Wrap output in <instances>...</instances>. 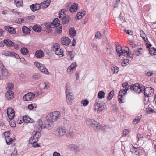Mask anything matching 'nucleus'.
Listing matches in <instances>:
<instances>
[{"label": "nucleus", "mask_w": 156, "mask_h": 156, "mask_svg": "<svg viewBox=\"0 0 156 156\" xmlns=\"http://www.w3.org/2000/svg\"><path fill=\"white\" fill-rule=\"evenodd\" d=\"M142 92L144 91V94L145 98V100H149V97L152 96L153 95L154 89L151 87H147L145 88L144 86H141Z\"/></svg>", "instance_id": "nucleus-1"}, {"label": "nucleus", "mask_w": 156, "mask_h": 156, "mask_svg": "<svg viewBox=\"0 0 156 156\" xmlns=\"http://www.w3.org/2000/svg\"><path fill=\"white\" fill-rule=\"evenodd\" d=\"M51 49V51H55V54L59 56L60 57L63 56V50L62 48H59V45L58 43L54 44Z\"/></svg>", "instance_id": "nucleus-2"}, {"label": "nucleus", "mask_w": 156, "mask_h": 156, "mask_svg": "<svg viewBox=\"0 0 156 156\" xmlns=\"http://www.w3.org/2000/svg\"><path fill=\"white\" fill-rule=\"evenodd\" d=\"M34 64L41 72L46 74H49V72L46 68L44 64L38 62H35Z\"/></svg>", "instance_id": "nucleus-3"}, {"label": "nucleus", "mask_w": 156, "mask_h": 156, "mask_svg": "<svg viewBox=\"0 0 156 156\" xmlns=\"http://www.w3.org/2000/svg\"><path fill=\"white\" fill-rule=\"evenodd\" d=\"M59 18L62 20V23L63 24H68L71 20V18L69 15H66L64 14H60L59 15Z\"/></svg>", "instance_id": "nucleus-4"}, {"label": "nucleus", "mask_w": 156, "mask_h": 156, "mask_svg": "<svg viewBox=\"0 0 156 156\" xmlns=\"http://www.w3.org/2000/svg\"><path fill=\"white\" fill-rule=\"evenodd\" d=\"M2 71V75L0 76V80H2L8 78L10 76V73L8 72L7 70L4 67H0Z\"/></svg>", "instance_id": "nucleus-5"}, {"label": "nucleus", "mask_w": 156, "mask_h": 156, "mask_svg": "<svg viewBox=\"0 0 156 156\" xmlns=\"http://www.w3.org/2000/svg\"><path fill=\"white\" fill-rule=\"evenodd\" d=\"M87 125L89 127H92L94 130L95 126H97L98 122L93 119L87 118L86 119Z\"/></svg>", "instance_id": "nucleus-6"}, {"label": "nucleus", "mask_w": 156, "mask_h": 156, "mask_svg": "<svg viewBox=\"0 0 156 156\" xmlns=\"http://www.w3.org/2000/svg\"><path fill=\"white\" fill-rule=\"evenodd\" d=\"M131 91L139 94L142 92L141 86H140L138 83H136L132 85Z\"/></svg>", "instance_id": "nucleus-7"}, {"label": "nucleus", "mask_w": 156, "mask_h": 156, "mask_svg": "<svg viewBox=\"0 0 156 156\" xmlns=\"http://www.w3.org/2000/svg\"><path fill=\"white\" fill-rule=\"evenodd\" d=\"M35 96V94L33 93H28L24 95L23 97L24 101H29L33 99Z\"/></svg>", "instance_id": "nucleus-8"}, {"label": "nucleus", "mask_w": 156, "mask_h": 156, "mask_svg": "<svg viewBox=\"0 0 156 156\" xmlns=\"http://www.w3.org/2000/svg\"><path fill=\"white\" fill-rule=\"evenodd\" d=\"M73 94L69 92V94H66V101L69 105H71L74 101V97Z\"/></svg>", "instance_id": "nucleus-9"}, {"label": "nucleus", "mask_w": 156, "mask_h": 156, "mask_svg": "<svg viewBox=\"0 0 156 156\" xmlns=\"http://www.w3.org/2000/svg\"><path fill=\"white\" fill-rule=\"evenodd\" d=\"M66 7L68 9V8H69V11L71 13H73L76 12L77 10L78 4L76 3H74L70 7H69V5L68 6H66Z\"/></svg>", "instance_id": "nucleus-10"}, {"label": "nucleus", "mask_w": 156, "mask_h": 156, "mask_svg": "<svg viewBox=\"0 0 156 156\" xmlns=\"http://www.w3.org/2000/svg\"><path fill=\"white\" fill-rule=\"evenodd\" d=\"M46 119L48 122H53L57 119L55 117L54 115L52 116V115L50 113L47 115Z\"/></svg>", "instance_id": "nucleus-11"}, {"label": "nucleus", "mask_w": 156, "mask_h": 156, "mask_svg": "<svg viewBox=\"0 0 156 156\" xmlns=\"http://www.w3.org/2000/svg\"><path fill=\"white\" fill-rule=\"evenodd\" d=\"M71 42V40L68 37H63L61 39V43L63 45H68Z\"/></svg>", "instance_id": "nucleus-12"}, {"label": "nucleus", "mask_w": 156, "mask_h": 156, "mask_svg": "<svg viewBox=\"0 0 156 156\" xmlns=\"http://www.w3.org/2000/svg\"><path fill=\"white\" fill-rule=\"evenodd\" d=\"M50 2V0H47L41 2L39 4L41 5L40 9H43L47 8L49 6Z\"/></svg>", "instance_id": "nucleus-13"}, {"label": "nucleus", "mask_w": 156, "mask_h": 156, "mask_svg": "<svg viewBox=\"0 0 156 156\" xmlns=\"http://www.w3.org/2000/svg\"><path fill=\"white\" fill-rule=\"evenodd\" d=\"M5 96L8 100H11L14 97V93L12 90H9L7 91L5 93Z\"/></svg>", "instance_id": "nucleus-14"}, {"label": "nucleus", "mask_w": 156, "mask_h": 156, "mask_svg": "<svg viewBox=\"0 0 156 156\" xmlns=\"http://www.w3.org/2000/svg\"><path fill=\"white\" fill-rule=\"evenodd\" d=\"M30 8L33 12H35L40 9L41 5L37 3L33 4L30 5Z\"/></svg>", "instance_id": "nucleus-15"}, {"label": "nucleus", "mask_w": 156, "mask_h": 156, "mask_svg": "<svg viewBox=\"0 0 156 156\" xmlns=\"http://www.w3.org/2000/svg\"><path fill=\"white\" fill-rule=\"evenodd\" d=\"M97 126H95V128L94 131L96 132H98L100 130H101L103 131H104L105 130V126H103L102 125H100V124L98 122Z\"/></svg>", "instance_id": "nucleus-16"}, {"label": "nucleus", "mask_w": 156, "mask_h": 156, "mask_svg": "<svg viewBox=\"0 0 156 156\" xmlns=\"http://www.w3.org/2000/svg\"><path fill=\"white\" fill-rule=\"evenodd\" d=\"M3 42L9 47H12L14 45V43L9 39H4Z\"/></svg>", "instance_id": "nucleus-17"}, {"label": "nucleus", "mask_w": 156, "mask_h": 156, "mask_svg": "<svg viewBox=\"0 0 156 156\" xmlns=\"http://www.w3.org/2000/svg\"><path fill=\"white\" fill-rule=\"evenodd\" d=\"M44 123L45 126H44V128H47L48 130L51 129L53 126V122H48L46 119Z\"/></svg>", "instance_id": "nucleus-18"}, {"label": "nucleus", "mask_w": 156, "mask_h": 156, "mask_svg": "<svg viewBox=\"0 0 156 156\" xmlns=\"http://www.w3.org/2000/svg\"><path fill=\"white\" fill-rule=\"evenodd\" d=\"M36 124L37 125V128L38 129H36L37 130H40V131H41V129L42 128H44L43 122L41 119H38L36 122Z\"/></svg>", "instance_id": "nucleus-19"}, {"label": "nucleus", "mask_w": 156, "mask_h": 156, "mask_svg": "<svg viewBox=\"0 0 156 156\" xmlns=\"http://www.w3.org/2000/svg\"><path fill=\"white\" fill-rule=\"evenodd\" d=\"M33 30L36 32H40L42 30V27L39 25L35 24L32 27Z\"/></svg>", "instance_id": "nucleus-20"}, {"label": "nucleus", "mask_w": 156, "mask_h": 156, "mask_svg": "<svg viewBox=\"0 0 156 156\" xmlns=\"http://www.w3.org/2000/svg\"><path fill=\"white\" fill-rule=\"evenodd\" d=\"M4 28L10 34H15L16 33V31L15 30V29L12 27L9 26H5Z\"/></svg>", "instance_id": "nucleus-21"}, {"label": "nucleus", "mask_w": 156, "mask_h": 156, "mask_svg": "<svg viewBox=\"0 0 156 156\" xmlns=\"http://www.w3.org/2000/svg\"><path fill=\"white\" fill-rule=\"evenodd\" d=\"M35 55L37 58H41L44 56L43 51L41 50H37L35 52Z\"/></svg>", "instance_id": "nucleus-22"}, {"label": "nucleus", "mask_w": 156, "mask_h": 156, "mask_svg": "<svg viewBox=\"0 0 156 156\" xmlns=\"http://www.w3.org/2000/svg\"><path fill=\"white\" fill-rule=\"evenodd\" d=\"M7 113L8 115L9 114L12 115V116L10 117L11 119H13L15 116V111L14 110L11 108H8L7 110Z\"/></svg>", "instance_id": "nucleus-23"}, {"label": "nucleus", "mask_w": 156, "mask_h": 156, "mask_svg": "<svg viewBox=\"0 0 156 156\" xmlns=\"http://www.w3.org/2000/svg\"><path fill=\"white\" fill-rule=\"evenodd\" d=\"M85 14V12L84 11L79 12L76 15L75 19L77 20H80L82 18Z\"/></svg>", "instance_id": "nucleus-24"}, {"label": "nucleus", "mask_w": 156, "mask_h": 156, "mask_svg": "<svg viewBox=\"0 0 156 156\" xmlns=\"http://www.w3.org/2000/svg\"><path fill=\"white\" fill-rule=\"evenodd\" d=\"M77 66L76 63V62L73 63L68 68L67 71L70 72L73 71V69L76 68Z\"/></svg>", "instance_id": "nucleus-25"}, {"label": "nucleus", "mask_w": 156, "mask_h": 156, "mask_svg": "<svg viewBox=\"0 0 156 156\" xmlns=\"http://www.w3.org/2000/svg\"><path fill=\"white\" fill-rule=\"evenodd\" d=\"M22 30L23 32L25 34H28L30 33V30L28 27L26 26H23L22 28Z\"/></svg>", "instance_id": "nucleus-26"}, {"label": "nucleus", "mask_w": 156, "mask_h": 156, "mask_svg": "<svg viewBox=\"0 0 156 156\" xmlns=\"http://www.w3.org/2000/svg\"><path fill=\"white\" fill-rule=\"evenodd\" d=\"M54 28H55V31L58 34H60L62 32V25L61 24L59 23V25L55 26Z\"/></svg>", "instance_id": "nucleus-27"}, {"label": "nucleus", "mask_w": 156, "mask_h": 156, "mask_svg": "<svg viewBox=\"0 0 156 156\" xmlns=\"http://www.w3.org/2000/svg\"><path fill=\"white\" fill-rule=\"evenodd\" d=\"M38 141V140L37 139H36L35 137H34L33 136L29 138V144H34L35 143L37 142Z\"/></svg>", "instance_id": "nucleus-28"}, {"label": "nucleus", "mask_w": 156, "mask_h": 156, "mask_svg": "<svg viewBox=\"0 0 156 156\" xmlns=\"http://www.w3.org/2000/svg\"><path fill=\"white\" fill-rule=\"evenodd\" d=\"M120 54H121V55H122L127 57H131L130 56L129 51H127L124 49H123V51H122V52H121Z\"/></svg>", "instance_id": "nucleus-29"}, {"label": "nucleus", "mask_w": 156, "mask_h": 156, "mask_svg": "<svg viewBox=\"0 0 156 156\" xmlns=\"http://www.w3.org/2000/svg\"><path fill=\"white\" fill-rule=\"evenodd\" d=\"M59 23H60V21L57 18L55 19L51 23V24L52 25L53 27L57 26V25H59Z\"/></svg>", "instance_id": "nucleus-30"}, {"label": "nucleus", "mask_w": 156, "mask_h": 156, "mask_svg": "<svg viewBox=\"0 0 156 156\" xmlns=\"http://www.w3.org/2000/svg\"><path fill=\"white\" fill-rule=\"evenodd\" d=\"M105 107L106 105H105V103L102 104L101 105H100L98 106H97L98 111L99 112L102 111L105 108Z\"/></svg>", "instance_id": "nucleus-31"}, {"label": "nucleus", "mask_w": 156, "mask_h": 156, "mask_svg": "<svg viewBox=\"0 0 156 156\" xmlns=\"http://www.w3.org/2000/svg\"><path fill=\"white\" fill-rule=\"evenodd\" d=\"M69 148L72 151H75L76 152L79 151L78 150V147L77 146L74 144H72L70 145Z\"/></svg>", "instance_id": "nucleus-32"}, {"label": "nucleus", "mask_w": 156, "mask_h": 156, "mask_svg": "<svg viewBox=\"0 0 156 156\" xmlns=\"http://www.w3.org/2000/svg\"><path fill=\"white\" fill-rule=\"evenodd\" d=\"M123 50L122 49L121 45H118V46H116V51L118 53V55L119 57H120L121 56L120 52Z\"/></svg>", "instance_id": "nucleus-33"}, {"label": "nucleus", "mask_w": 156, "mask_h": 156, "mask_svg": "<svg viewBox=\"0 0 156 156\" xmlns=\"http://www.w3.org/2000/svg\"><path fill=\"white\" fill-rule=\"evenodd\" d=\"M52 115V116H54L55 118L58 119V118L61 116L60 112L58 111H55L50 113Z\"/></svg>", "instance_id": "nucleus-34"}, {"label": "nucleus", "mask_w": 156, "mask_h": 156, "mask_svg": "<svg viewBox=\"0 0 156 156\" xmlns=\"http://www.w3.org/2000/svg\"><path fill=\"white\" fill-rule=\"evenodd\" d=\"M149 51L151 55H156V49L154 47H152L150 48Z\"/></svg>", "instance_id": "nucleus-35"}, {"label": "nucleus", "mask_w": 156, "mask_h": 156, "mask_svg": "<svg viewBox=\"0 0 156 156\" xmlns=\"http://www.w3.org/2000/svg\"><path fill=\"white\" fill-rule=\"evenodd\" d=\"M58 132L59 136H62L64 135L66 132L65 127H62L61 129H60Z\"/></svg>", "instance_id": "nucleus-36"}, {"label": "nucleus", "mask_w": 156, "mask_h": 156, "mask_svg": "<svg viewBox=\"0 0 156 156\" xmlns=\"http://www.w3.org/2000/svg\"><path fill=\"white\" fill-rule=\"evenodd\" d=\"M114 94V91L112 90L108 94L107 97V99L108 100L110 101L113 97Z\"/></svg>", "instance_id": "nucleus-37"}, {"label": "nucleus", "mask_w": 156, "mask_h": 156, "mask_svg": "<svg viewBox=\"0 0 156 156\" xmlns=\"http://www.w3.org/2000/svg\"><path fill=\"white\" fill-rule=\"evenodd\" d=\"M30 118L27 115H25L23 117V121L26 123H30Z\"/></svg>", "instance_id": "nucleus-38"}, {"label": "nucleus", "mask_w": 156, "mask_h": 156, "mask_svg": "<svg viewBox=\"0 0 156 156\" xmlns=\"http://www.w3.org/2000/svg\"><path fill=\"white\" fill-rule=\"evenodd\" d=\"M14 3L16 6L20 7L23 4V1L22 0H15Z\"/></svg>", "instance_id": "nucleus-39"}, {"label": "nucleus", "mask_w": 156, "mask_h": 156, "mask_svg": "<svg viewBox=\"0 0 156 156\" xmlns=\"http://www.w3.org/2000/svg\"><path fill=\"white\" fill-rule=\"evenodd\" d=\"M69 34L73 36L76 35V31L75 29L73 27H72L69 30Z\"/></svg>", "instance_id": "nucleus-40"}, {"label": "nucleus", "mask_w": 156, "mask_h": 156, "mask_svg": "<svg viewBox=\"0 0 156 156\" xmlns=\"http://www.w3.org/2000/svg\"><path fill=\"white\" fill-rule=\"evenodd\" d=\"M20 51L21 53L24 55H27L29 52L28 49L25 47L22 48Z\"/></svg>", "instance_id": "nucleus-41"}, {"label": "nucleus", "mask_w": 156, "mask_h": 156, "mask_svg": "<svg viewBox=\"0 0 156 156\" xmlns=\"http://www.w3.org/2000/svg\"><path fill=\"white\" fill-rule=\"evenodd\" d=\"M105 93L104 91H100L98 94V96L99 99H102L105 97Z\"/></svg>", "instance_id": "nucleus-42"}, {"label": "nucleus", "mask_w": 156, "mask_h": 156, "mask_svg": "<svg viewBox=\"0 0 156 156\" xmlns=\"http://www.w3.org/2000/svg\"><path fill=\"white\" fill-rule=\"evenodd\" d=\"M35 132V133L33 136L34 137H35V139H37V140H39L40 137L41 136V134L40 133V130H38Z\"/></svg>", "instance_id": "nucleus-43"}, {"label": "nucleus", "mask_w": 156, "mask_h": 156, "mask_svg": "<svg viewBox=\"0 0 156 156\" xmlns=\"http://www.w3.org/2000/svg\"><path fill=\"white\" fill-rule=\"evenodd\" d=\"M132 148L130 149V152L133 153H135L139 151V149L136 147H135L133 146H132Z\"/></svg>", "instance_id": "nucleus-44"}, {"label": "nucleus", "mask_w": 156, "mask_h": 156, "mask_svg": "<svg viewBox=\"0 0 156 156\" xmlns=\"http://www.w3.org/2000/svg\"><path fill=\"white\" fill-rule=\"evenodd\" d=\"M140 116H138L136 117L135 119L133 120V123L134 124H137L140 121Z\"/></svg>", "instance_id": "nucleus-45"}, {"label": "nucleus", "mask_w": 156, "mask_h": 156, "mask_svg": "<svg viewBox=\"0 0 156 156\" xmlns=\"http://www.w3.org/2000/svg\"><path fill=\"white\" fill-rule=\"evenodd\" d=\"M111 69L112 71L113 72V73H116L119 71V69L117 67L115 66L114 67H112Z\"/></svg>", "instance_id": "nucleus-46"}, {"label": "nucleus", "mask_w": 156, "mask_h": 156, "mask_svg": "<svg viewBox=\"0 0 156 156\" xmlns=\"http://www.w3.org/2000/svg\"><path fill=\"white\" fill-rule=\"evenodd\" d=\"M103 103H102L101 101L99 100H96L94 105L95 106V110H96V109L97 108V106H98L100 105H101Z\"/></svg>", "instance_id": "nucleus-47"}, {"label": "nucleus", "mask_w": 156, "mask_h": 156, "mask_svg": "<svg viewBox=\"0 0 156 156\" xmlns=\"http://www.w3.org/2000/svg\"><path fill=\"white\" fill-rule=\"evenodd\" d=\"M41 76L40 74L36 73L33 76V78L34 80H38L40 79Z\"/></svg>", "instance_id": "nucleus-48"}, {"label": "nucleus", "mask_w": 156, "mask_h": 156, "mask_svg": "<svg viewBox=\"0 0 156 156\" xmlns=\"http://www.w3.org/2000/svg\"><path fill=\"white\" fill-rule=\"evenodd\" d=\"M37 105L36 104H30L28 105V108L30 110H33L34 108H36Z\"/></svg>", "instance_id": "nucleus-49"}, {"label": "nucleus", "mask_w": 156, "mask_h": 156, "mask_svg": "<svg viewBox=\"0 0 156 156\" xmlns=\"http://www.w3.org/2000/svg\"><path fill=\"white\" fill-rule=\"evenodd\" d=\"M146 112L147 113H153L155 111L153 110L152 108H148L146 109Z\"/></svg>", "instance_id": "nucleus-50"}, {"label": "nucleus", "mask_w": 156, "mask_h": 156, "mask_svg": "<svg viewBox=\"0 0 156 156\" xmlns=\"http://www.w3.org/2000/svg\"><path fill=\"white\" fill-rule=\"evenodd\" d=\"M81 103L83 104L84 106H86L89 103V101L87 99H84L81 101Z\"/></svg>", "instance_id": "nucleus-51"}, {"label": "nucleus", "mask_w": 156, "mask_h": 156, "mask_svg": "<svg viewBox=\"0 0 156 156\" xmlns=\"http://www.w3.org/2000/svg\"><path fill=\"white\" fill-rule=\"evenodd\" d=\"M142 54L141 51H140L137 50L133 52V55L136 56H139Z\"/></svg>", "instance_id": "nucleus-52"}, {"label": "nucleus", "mask_w": 156, "mask_h": 156, "mask_svg": "<svg viewBox=\"0 0 156 156\" xmlns=\"http://www.w3.org/2000/svg\"><path fill=\"white\" fill-rule=\"evenodd\" d=\"M6 142L7 145H10L13 141V140L9 136V139H6Z\"/></svg>", "instance_id": "nucleus-53"}, {"label": "nucleus", "mask_w": 156, "mask_h": 156, "mask_svg": "<svg viewBox=\"0 0 156 156\" xmlns=\"http://www.w3.org/2000/svg\"><path fill=\"white\" fill-rule=\"evenodd\" d=\"M129 60L127 58H125L124 59L123 62L122 63V66H125L127 65V63H128Z\"/></svg>", "instance_id": "nucleus-54"}, {"label": "nucleus", "mask_w": 156, "mask_h": 156, "mask_svg": "<svg viewBox=\"0 0 156 156\" xmlns=\"http://www.w3.org/2000/svg\"><path fill=\"white\" fill-rule=\"evenodd\" d=\"M14 85L12 83H8L7 85V88L10 90L12 89Z\"/></svg>", "instance_id": "nucleus-55"}, {"label": "nucleus", "mask_w": 156, "mask_h": 156, "mask_svg": "<svg viewBox=\"0 0 156 156\" xmlns=\"http://www.w3.org/2000/svg\"><path fill=\"white\" fill-rule=\"evenodd\" d=\"M140 36L142 38L144 41L147 42L148 39L147 37L146 38H145L146 37V35L145 33H144V34L141 35H140Z\"/></svg>", "instance_id": "nucleus-56"}, {"label": "nucleus", "mask_w": 156, "mask_h": 156, "mask_svg": "<svg viewBox=\"0 0 156 156\" xmlns=\"http://www.w3.org/2000/svg\"><path fill=\"white\" fill-rule=\"evenodd\" d=\"M123 31L127 34H129L130 35H132L133 34V32L131 30H126V29H124Z\"/></svg>", "instance_id": "nucleus-57"}, {"label": "nucleus", "mask_w": 156, "mask_h": 156, "mask_svg": "<svg viewBox=\"0 0 156 156\" xmlns=\"http://www.w3.org/2000/svg\"><path fill=\"white\" fill-rule=\"evenodd\" d=\"M45 25V28H48L49 27H52V28H54L55 27H53L52 25L51 24V23H46Z\"/></svg>", "instance_id": "nucleus-58"}, {"label": "nucleus", "mask_w": 156, "mask_h": 156, "mask_svg": "<svg viewBox=\"0 0 156 156\" xmlns=\"http://www.w3.org/2000/svg\"><path fill=\"white\" fill-rule=\"evenodd\" d=\"M129 133V130L128 129H125L122 133V136H126Z\"/></svg>", "instance_id": "nucleus-59"}, {"label": "nucleus", "mask_w": 156, "mask_h": 156, "mask_svg": "<svg viewBox=\"0 0 156 156\" xmlns=\"http://www.w3.org/2000/svg\"><path fill=\"white\" fill-rule=\"evenodd\" d=\"M125 95V94L123 91L122 90V89H121L119 92L118 96H121V97H123Z\"/></svg>", "instance_id": "nucleus-60"}, {"label": "nucleus", "mask_w": 156, "mask_h": 156, "mask_svg": "<svg viewBox=\"0 0 156 156\" xmlns=\"http://www.w3.org/2000/svg\"><path fill=\"white\" fill-rule=\"evenodd\" d=\"M4 135L5 136V138L8 139H9V132H5L4 133Z\"/></svg>", "instance_id": "nucleus-61"}, {"label": "nucleus", "mask_w": 156, "mask_h": 156, "mask_svg": "<svg viewBox=\"0 0 156 156\" xmlns=\"http://www.w3.org/2000/svg\"><path fill=\"white\" fill-rule=\"evenodd\" d=\"M26 17L27 20H33L35 18V16L34 15H32L31 16H27Z\"/></svg>", "instance_id": "nucleus-62"}, {"label": "nucleus", "mask_w": 156, "mask_h": 156, "mask_svg": "<svg viewBox=\"0 0 156 156\" xmlns=\"http://www.w3.org/2000/svg\"><path fill=\"white\" fill-rule=\"evenodd\" d=\"M101 35V33L99 32H98L95 34V37L97 39H99L100 38V36Z\"/></svg>", "instance_id": "nucleus-63"}, {"label": "nucleus", "mask_w": 156, "mask_h": 156, "mask_svg": "<svg viewBox=\"0 0 156 156\" xmlns=\"http://www.w3.org/2000/svg\"><path fill=\"white\" fill-rule=\"evenodd\" d=\"M17 155V151L16 150H14V151H13L11 155V156H16Z\"/></svg>", "instance_id": "nucleus-64"}]
</instances>
